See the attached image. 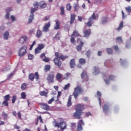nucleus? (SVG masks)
Segmentation results:
<instances>
[{"mask_svg": "<svg viewBox=\"0 0 131 131\" xmlns=\"http://www.w3.org/2000/svg\"><path fill=\"white\" fill-rule=\"evenodd\" d=\"M55 58H54L53 62L55 66H57L58 68H60L62 65L61 60L64 61V60H66V59H68L69 58L68 56H64L61 53H59V52H55Z\"/></svg>", "mask_w": 131, "mask_h": 131, "instance_id": "f257e3e1", "label": "nucleus"}, {"mask_svg": "<svg viewBox=\"0 0 131 131\" xmlns=\"http://www.w3.org/2000/svg\"><path fill=\"white\" fill-rule=\"evenodd\" d=\"M75 109L76 111L74 113V117H75L76 119H81L82 118V115H84V113L82 112L85 109L84 105L80 104H77Z\"/></svg>", "mask_w": 131, "mask_h": 131, "instance_id": "f03ea898", "label": "nucleus"}, {"mask_svg": "<svg viewBox=\"0 0 131 131\" xmlns=\"http://www.w3.org/2000/svg\"><path fill=\"white\" fill-rule=\"evenodd\" d=\"M116 76L113 75H110L107 77V75L104 74L103 75V78L104 81L105 82L106 84H110V81H113L115 79Z\"/></svg>", "mask_w": 131, "mask_h": 131, "instance_id": "7ed1b4c3", "label": "nucleus"}, {"mask_svg": "<svg viewBox=\"0 0 131 131\" xmlns=\"http://www.w3.org/2000/svg\"><path fill=\"white\" fill-rule=\"evenodd\" d=\"M82 93H83V90L81 89V87L80 86H77L74 89L73 96H74L75 99L76 100L79 94H82Z\"/></svg>", "mask_w": 131, "mask_h": 131, "instance_id": "20e7f679", "label": "nucleus"}, {"mask_svg": "<svg viewBox=\"0 0 131 131\" xmlns=\"http://www.w3.org/2000/svg\"><path fill=\"white\" fill-rule=\"evenodd\" d=\"M48 83H54L55 81V73L53 71L49 72L46 78Z\"/></svg>", "mask_w": 131, "mask_h": 131, "instance_id": "39448f33", "label": "nucleus"}, {"mask_svg": "<svg viewBox=\"0 0 131 131\" xmlns=\"http://www.w3.org/2000/svg\"><path fill=\"white\" fill-rule=\"evenodd\" d=\"M34 78H35L36 80H38L39 79V74H38L37 72H35L34 74L30 73L29 75V79H30L31 81H33V80H34Z\"/></svg>", "mask_w": 131, "mask_h": 131, "instance_id": "423d86ee", "label": "nucleus"}, {"mask_svg": "<svg viewBox=\"0 0 131 131\" xmlns=\"http://www.w3.org/2000/svg\"><path fill=\"white\" fill-rule=\"evenodd\" d=\"M27 47L25 46L21 47L18 51V56H19V57H23V56L27 53Z\"/></svg>", "mask_w": 131, "mask_h": 131, "instance_id": "0eeeda50", "label": "nucleus"}, {"mask_svg": "<svg viewBox=\"0 0 131 131\" xmlns=\"http://www.w3.org/2000/svg\"><path fill=\"white\" fill-rule=\"evenodd\" d=\"M45 48V44L41 43L38 45L37 48L35 49V53L36 54H39L41 52V50Z\"/></svg>", "mask_w": 131, "mask_h": 131, "instance_id": "6e6552de", "label": "nucleus"}, {"mask_svg": "<svg viewBox=\"0 0 131 131\" xmlns=\"http://www.w3.org/2000/svg\"><path fill=\"white\" fill-rule=\"evenodd\" d=\"M82 125H84V122H83V120H80L78 122L76 131H82Z\"/></svg>", "mask_w": 131, "mask_h": 131, "instance_id": "1a4fd4ad", "label": "nucleus"}, {"mask_svg": "<svg viewBox=\"0 0 131 131\" xmlns=\"http://www.w3.org/2000/svg\"><path fill=\"white\" fill-rule=\"evenodd\" d=\"M37 10L35 8H31V14L29 17V21L28 23L30 24L31 22H32V20L33 19V17H34V14L33 13L35 12V11H37Z\"/></svg>", "mask_w": 131, "mask_h": 131, "instance_id": "9d476101", "label": "nucleus"}, {"mask_svg": "<svg viewBox=\"0 0 131 131\" xmlns=\"http://www.w3.org/2000/svg\"><path fill=\"white\" fill-rule=\"evenodd\" d=\"M59 127L62 130L66 129L67 128L66 122L64 121L63 119H60Z\"/></svg>", "mask_w": 131, "mask_h": 131, "instance_id": "9b49d317", "label": "nucleus"}, {"mask_svg": "<svg viewBox=\"0 0 131 131\" xmlns=\"http://www.w3.org/2000/svg\"><path fill=\"white\" fill-rule=\"evenodd\" d=\"M77 42H80V45H78L76 47L77 49V51H81V49H82V46H83L84 43L82 42V41H81V40L80 39V38H78L77 40Z\"/></svg>", "mask_w": 131, "mask_h": 131, "instance_id": "f8f14e48", "label": "nucleus"}, {"mask_svg": "<svg viewBox=\"0 0 131 131\" xmlns=\"http://www.w3.org/2000/svg\"><path fill=\"white\" fill-rule=\"evenodd\" d=\"M102 110L103 113L104 114H107L109 111H110V108H109V105L107 104H104V105L102 107Z\"/></svg>", "mask_w": 131, "mask_h": 131, "instance_id": "ddd939ff", "label": "nucleus"}, {"mask_svg": "<svg viewBox=\"0 0 131 131\" xmlns=\"http://www.w3.org/2000/svg\"><path fill=\"white\" fill-rule=\"evenodd\" d=\"M51 27V23H48L45 24L42 29V31L43 32H48L49 31V28Z\"/></svg>", "mask_w": 131, "mask_h": 131, "instance_id": "4468645a", "label": "nucleus"}, {"mask_svg": "<svg viewBox=\"0 0 131 131\" xmlns=\"http://www.w3.org/2000/svg\"><path fill=\"white\" fill-rule=\"evenodd\" d=\"M28 39V37H27L26 35L22 36L19 39V43H24V42L26 41Z\"/></svg>", "mask_w": 131, "mask_h": 131, "instance_id": "2eb2a0df", "label": "nucleus"}, {"mask_svg": "<svg viewBox=\"0 0 131 131\" xmlns=\"http://www.w3.org/2000/svg\"><path fill=\"white\" fill-rule=\"evenodd\" d=\"M47 3L45 2V1H40L39 3V7L40 9H46L47 8Z\"/></svg>", "mask_w": 131, "mask_h": 131, "instance_id": "dca6fc26", "label": "nucleus"}, {"mask_svg": "<svg viewBox=\"0 0 131 131\" xmlns=\"http://www.w3.org/2000/svg\"><path fill=\"white\" fill-rule=\"evenodd\" d=\"M91 33H92L91 29H89L88 30H85L83 31L84 36V37H89L91 35Z\"/></svg>", "mask_w": 131, "mask_h": 131, "instance_id": "f3484780", "label": "nucleus"}, {"mask_svg": "<svg viewBox=\"0 0 131 131\" xmlns=\"http://www.w3.org/2000/svg\"><path fill=\"white\" fill-rule=\"evenodd\" d=\"M70 66L72 69L75 68L76 64L75 63V60L74 59H72L70 62Z\"/></svg>", "mask_w": 131, "mask_h": 131, "instance_id": "a211bd4d", "label": "nucleus"}, {"mask_svg": "<svg viewBox=\"0 0 131 131\" xmlns=\"http://www.w3.org/2000/svg\"><path fill=\"white\" fill-rule=\"evenodd\" d=\"M41 105L42 106V109L46 111H49L50 109V105L47 103H41Z\"/></svg>", "mask_w": 131, "mask_h": 131, "instance_id": "6ab92c4d", "label": "nucleus"}, {"mask_svg": "<svg viewBox=\"0 0 131 131\" xmlns=\"http://www.w3.org/2000/svg\"><path fill=\"white\" fill-rule=\"evenodd\" d=\"M55 26H54V30H58L60 29V21L59 20H56L55 21Z\"/></svg>", "mask_w": 131, "mask_h": 131, "instance_id": "aec40b11", "label": "nucleus"}, {"mask_svg": "<svg viewBox=\"0 0 131 131\" xmlns=\"http://www.w3.org/2000/svg\"><path fill=\"white\" fill-rule=\"evenodd\" d=\"M74 36H76L77 37H78V36H81L80 34H79V33L77 32V31H74L73 33L71 35L70 37H73Z\"/></svg>", "mask_w": 131, "mask_h": 131, "instance_id": "412c9836", "label": "nucleus"}, {"mask_svg": "<svg viewBox=\"0 0 131 131\" xmlns=\"http://www.w3.org/2000/svg\"><path fill=\"white\" fill-rule=\"evenodd\" d=\"M76 15L75 14H71V19L70 21V24L72 25L74 23V21L75 20V17Z\"/></svg>", "mask_w": 131, "mask_h": 131, "instance_id": "4be33fe9", "label": "nucleus"}, {"mask_svg": "<svg viewBox=\"0 0 131 131\" xmlns=\"http://www.w3.org/2000/svg\"><path fill=\"white\" fill-rule=\"evenodd\" d=\"M36 36L37 38H40L42 36V31H40V30H37Z\"/></svg>", "mask_w": 131, "mask_h": 131, "instance_id": "5701e85b", "label": "nucleus"}, {"mask_svg": "<svg viewBox=\"0 0 131 131\" xmlns=\"http://www.w3.org/2000/svg\"><path fill=\"white\" fill-rule=\"evenodd\" d=\"M72 99V96L70 95L68 98V101L67 102V106L68 107H70L71 105H72V102L71 101V100Z\"/></svg>", "mask_w": 131, "mask_h": 131, "instance_id": "b1692460", "label": "nucleus"}, {"mask_svg": "<svg viewBox=\"0 0 131 131\" xmlns=\"http://www.w3.org/2000/svg\"><path fill=\"white\" fill-rule=\"evenodd\" d=\"M79 63L81 65H84L86 63V60L84 58H81L79 59Z\"/></svg>", "mask_w": 131, "mask_h": 131, "instance_id": "393cba45", "label": "nucleus"}, {"mask_svg": "<svg viewBox=\"0 0 131 131\" xmlns=\"http://www.w3.org/2000/svg\"><path fill=\"white\" fill-rule=\"evenodd\" d=\"M9 35H10V33H9V32L6 31L4 33V35H3L4 39H5L6 40H8V39L9 38Z\"/></svg>", "mask_w": 131, "mask_h": 131, "instance_id": "a878e982", "label": "nucleus"}, {"mask_svg": "<svg viewBox=\"0 0 131 131\" xmlns=\"http://www.w3.org/2000/svg\"><path fill=\"white\" fill-rule=\"evenodd\" d=\"M2 107H9V101L4 100L2 103Z\"/></svg>", "mask_w": 131, "mask_h": 131, "instance_id": "bb28decb", "label": "nucleus"}, {"mask_svg": "<svg viewBox=\"0 0 131 131\" xmlns=\"http://www.w3.org/2000/svg\"><path fill=\"white\" fill-rule=\"evenodd\" d=\"M80 8V7L79 5L78 4V3H76L74 5V9L75 12H77V11H78V10H79Z\"/></svg>", "mask_w": 131, "mask_h": 131, "instance_id": "cd10ccee", "label": "nucleus"}, {"mask_svg": "<svg viewBox=\"0 0 131 131\" xmlns=\"http://www.w3.org/2000/svg\"><path fill=\"white\" fill-rule=\"evenodd\" d=\"M51 70V66L50 65H46L44 68L45 72H48V71H50Z\"/></svg>", "mask_w": 131, "mask_h": 131, "instance_id": "c85d7f7f", "label": "nucleus"}, {"mask_svg": "<svg viewBox=\"0 0 131 131\" xmlns=\"http://www.w3.org/2000/svg\"><path fill=\"white\" fill-rule=\"evenodd\" d=\"M123 27V21H121L119 26L116 29V30H117L118 31H120L121 30V28Z\"/></svg>", "mask_w": 131, "mask_h": 131, "instance_id": "c756f323", "label": "nucleus"}, {"mask_svg": "<svg viewBox=\"0 0 131 131\" xmlns=\"http://www.w3.org/2000/svg\"><path fill=\"white\" fill-rule=\"evenodd\" d=\"M106 53L108 55H112V54H113V50H112V49H111V48H107L106 49Z\"/></svg>", "mask_w": 131, "mask_h": 131, "instance_id": "7c9ffc66", "label": "nucleus"}, {"mask_svg": "<svg viewBox=\"0 0 131 131\" xmlns=\"http://www.w3.org/2000/svg\"><path fill=\"white\" fill-rule=\"evenodd\" d=\"M11 98V96H10L9 94H8L7 95H5L4 97V99L5 100V101H7V102H9V101H10V99Z\"/></svg>", "mask_w": 131, "mask_h": 131, "instance_id": "2f4dec72", "label": "nucleus"}, {"mask_svg": "<svg viewBox=\"0 0 131 131\" xmlns=\"http://www.w3.org/2000/svg\"><path fill=\"white\" fill-rule=\"evenodd\" d=\"M90 21H93V20H96V14L93 13L92 16L89 18Z\"/></svg>", "mask_w": 131, "mask_h": 131, "instance_id": "473e14b6", "label": "nucleus"}, {"mask_svg": "<svg viewBox=\"0 0 131 131\" xmlns=\"http://www.w3.org/2000/svg\"><path fill=\"white\" fill-rule=\"evenodd\" d=\"M70 41L71 43H73V45H74L75 46L76 45V41L75 40V38L73 37H71Z\"/></svg>", "mask_w": 131, "mask_h": 131, "instance_id": "72a5a7b5", "label": "nucleus"}, {"mask_svg": "<svg viewBox=\"0 0 131 131\" xmlns=\"http://www.w3.org/2000/svg\"><path fill=\"white\" fill-rule=\"evenodd\" d=\"M39 95L41 96L47 97V96H48V93H47L46 91H41Z\"/></svg>", "mask_w": 131, "mask_h": 131, "instance_id": "f704fd0d", "label": "nucleus"}, {"mask_svg": "<svg viewBox=\"0 0 131 131\" xmlns=\"http://www.w3.org/2000/svg\"><path fill=\"white\" fill-rule=\"evenodd\" d=\"M66 8L67 11H71V9H72V6H71V5H70V3H68L67 5Z\"/></svg>", "mask_w": 131, "mask_h": 131, "instance_id": "c9c22d12", "label": "nucleus"}, {"mask_svg": "<svg viewBox=\"0 0 131 131\" xmlns=\"http://www.w3.org/2000/svg\"><path fill=\"white\" fill-rule=\"evenodd\" d=\"M33 6L34 7V8L38 10V7H39V3H38L37 2H36L34 3Z\"/></svg>", "mask_w": 131, "mask_h": 131, "instance_id": "e433bc0d", "label": "nucleus"}, {"mask_svg": "<svg viewBox=\"0 0 131 131\" xmlns=\"http://www.w3.org/2000/svg\"><path fill=\"white\" fill-rule=\"evenodd\" d=\"M81 77L83 79H84V77H88V75H86V72L83 71L81 74Z\"/></svg>", "mask_w": 131, "mask_h": 131, "instance_id": "4c0bfd02", "label": "nucleus"}, {"mask_svg": "<svg viewBox=\"0 0 131 131\" xmlns=\"http://www.w3.org/2000/svg\"><path fill=\"white\" fill-rule=\"evenodd\" d=\"M108 22V18L107 17H103V19H102L101 24H106Z\"/></svg>", "mask_w": 131, "mask_h": 131, "instance_id": "58836bf2", "label": "nucleus"}, {"mask_svg": "<svg viewBox=\"0 0 131 131\" xmlns=\"http://www.w3.org/2000/svg\"><path fill=\"white\" fill-rule=\"evenodd\" d=\"M70 76H71V74L70 73H66L64 74V79H68Z\"/></svg>", "mask_w": 131, "mask_h": 131, "instance_id": "ea45409f", "label": "nucleus"}, {"mask_svg": "<svg viewBox=\"0 0 131 131\" xmlns=\"http://www.w3.org/2000/svg\"><path fill=\"white\" fill-rule=\"evenodd\" d=\"M64 7L63 6H61L60 7V15H61L62 16H63V15H64L65 14V10L64 9Z\"/></svg>", "mask_w": 131, "mask_h": 131, "instance_id": "a19ab883", "label": "nucleus"}, {"mask_svg": "<svg viewBox=\"0 0 131 131\" xmlns=\"http://www.w3.org/2000/svg\"><path fill=\"white\" fill-rule=\"evenodd\" d=\"M2 116L4 120L8 119V114L6 113L5 112L2 113Z\"/></svg>", "mask_w": 131, "mask_h": 131, "instance_id": "79ce46f5", "label": "nucleus"}, {"mask_svg": "<svg viewBox=\"0 0 131 131\" xmlns=\"http://www.w3.org/2000/svg\"><path fill=\"white\" fill-rule=\"evenodd\" d=\"M56 78L57 79V80H60V79L62 78V74L60 73H57L56 74Z\"/></svg>", "mask_w": 131, "mask_h": 131, "instance_id": "37998d69", "label": "nucleus"}, {"mask_svg": "<svg viewBox=\"0 0 131 131\" xmlns=\"http://www.w3.org/2000/svg\"><path fill=\"white\" fill-rule=\"evenodd\" d=\"M26 88H27V84L26 83H24L21 84V89L22 90V91H24V90H25Z\"/></svg>", "mask_w": 131, "mask_h": 131, "instance_id": "c03bdc74", "label": "nucleus"}, {"mask_svg": "<svg viewBox=\"0 0 131 131\" xmlns=\"http://www.w3.org/2000/svg\"><path fill=\"white\" fill-rule=\"evenodd\" d=\"M16 100H17V96L16 95H13L12 96V104H15L16 102Z\"/></svg>", "mask_w": 131, "mask_h": 131, "instance_id": "a18cd8bd", "label": "nucleus"}, {"mask_svg": "<svg viewBox=\"0 0 131 131\" xmlns=\"http://www.w3.org/2000/svg\"><path fill=\"white\" fill-rule=\"evenodd\" d=\"M60 35H61V34H60V33H57L55 36V38L59 40L61 37Z\"/></svg>", "mask_w": 131, "mask_h": 131, "instance_id": "49530a36", "label": "nucleus"}, {"mask_svg": "<svg viewBox=\"0 0 131 131\" xmlns=\"http://www.w3.org/2000/svg\"><path fill=\"white\" fill-rule=\"evenodd\" d=\"M42 61L46 63H48V62H50V58H49V57H45L42 59Z\"/></svg>", "mask_w": 131, "mask_h": 131, "instance_id": "de8ad7c7", "label": "nucleus"}, {"mask_svg": "<svg viewBox=\"0 0 131 131\" xmlns=\"http://www.w3.org/2000/svg\"><path fill=\"white\" fill-rule=\"evenodd\" d=\"M21 99H26V94L25 92H22L20 94Z\"/></svg>", "mask_w": 131, "mask_h": 131, "instance_id": "09e8293b", "label": "nucleus"}, {"mask_svg": "<svg viewBox=\"0 0 131 131\" xmlns=\"http://www.w3.org/2000/svg\"><path fill=\"white\" fill-rule=\"evenodd\" d=\"M69 88H70V83H68L67 84L65 85L63 90L66 91L67 90H68Z\"/></svg>", "mask_w": 131, "mask_h": 131, "instance_id": "8fccbe9b", "label": "nucleus"}, {"mask_svg": "<svg viewBox=\"0 0 131 131\" xmlns=\"http://www.w3.org/2000/svg\"><path fill=\"white\" fill-rule=\"evenodd\" d=\"M125 9L128 13H131V7L130 6H128L127 7H125Z\"/></svg>", "mask_w": 131, "mask_h": 131, "instance_id": "3c124183", "label": "nucleus"}, {"mask_svg": "<svg viewBox=\"0 0 131 131\" xmlns=\"http://www.w3.org/2000/svg\"><path fill=\"white\" fill-rule=\"evenodd\" d=\"M92 22L93 20H89L88 22L86 23L88 27H91Z\"/></svg>", "mask_w": 131, "mask_h": 131, "instance_id": "603ef678", "label": "nucleus"}, {"mask_svg": "<svg viewBox=\"0 0 131 131\" xmlns=\"http://www.w3.org/2000/svg\"><path fill=\"white\" fill-rule=\"evenodd\" d=\"M37 120H39L41 123H43V121H42V118H41V116H39L37 118Z\"/></svg>", "mask_w": 131, "mask_h": 131, "instance_id": "864d4df0", "label": "nucleus"}, {"mask_svg": "<svg viewBox=\"0 0 131 131\" xmlns=\"http://www.w3.org/2000/svg\"><path fill=\"white\" fill-rule=\"evenodd\" d=\"M91 54H92V52L89 50L86 52V56H87L88 58H90L91 57Z\"/></svg>", "mask_w": 131, "mask_h": 131, "instance_id": "5fc2aeb1", "label": "nucleus"}, {"mask_svg": "<svg viewBox=\"0 0 131 131\" xmlns=\"http://www.w3.org/2000/svg\"><path fill=\"white\" fill-rule=\"evenodd\" d=\"M36 42L35 41H34L32 43V44L30 46V47L29 48L30 51H31V50H32L33 47L34 46V45H35Z\"/></svg>", "mask_w": 131, "mask_h": 131, "instance_id": "6e6d98bb", "label": "nucleus"}, {"mask_svg": "<svg viewBox=\"0 0 131 131\" xmlns=\"http://www.w3.org/2000/svg\"><path fill=\"white\" fill-rule=\"evenodd\" d=\"M116 40L118 42H121L122 41V39L121 38V37H118L116 38Z\"/></svg>", "mask_w": 131, "mask_h": 131, "instance_id": "4d7b16f0", "label": "nucleus"}, {"mask_svg": "<svg viewBox=\"0 0 131 131\" xmlns=\"http://www.w3.org/2000/svg\"><path fill=\"white\" fill-rule=\"evenodd\" d=\"M85 116H86V117H89V116H92V113L91 112H86Z\"/></svg>", "mask_w": 131, "mask_h": 131, "instance_id": "13d9d810", "label": "nucleus"}, {"mask_svg": "<svg viewBox=\"0 0 131 131\" xmlns=\"http://www.w3.org/2000/svg\"><path fill=\"white\" fill-rule=\"evenodd\" d=\"M46 57V53H42L40 55V58H41V59H43V58Z\"/></svg>", "mask_w": 131, "mask_h": 131, "instance_id": "bf43d9fd", "label": "nucleus"}, {"mask_svg": "<svg viewBox=\"0 0 131 131\" xmlns=\"http://www.w3.org/2000/svg\"><path fill=\"white\" fill-rule=\"evenodd\" d=\"M54 102V98H51L50 100H49L48 102V104H52Z\"/></svg>", "mask_w": 131, "mask_h": 131, "instance_id": "052dcab7", "label": "nucleus"}, {"mask_svg": "<svg viewBox=\"0 0 131 131\" xmlns=\"http://www.w3.org/2000/svg\"><path fill=\"white\" fill-rule=\"evenodd\" d=\"M33 57H34V56L32 55V54H29L28 55V59H29V60H32Z\"/></svg>", "mask_w": 131, "mask_h": 131, "instance_id": "680f3d73", "label": "nucleus"}, {"mask_svg": "<svg viewBox=\"0 0 131 131\" xmlns=\"http://www.w3.org/2000/svg\"><path fill=\"white\" fill-rule=\"evenodd\" d=\"M14 128H15V129H19L20 128V126L17 125V124H15L14 125Z\"/></svg>", "mask_w": 131, "mask_h": 131, "instance_id": "e2e57ef3", "label": "nucleus"}, {"mask_svg": "<svg viewBox=\"0 0 131 131\" xmlns=\"http://www.w3.org/2000/svg\"><path fill=\"white\" fill-rule=\"evenodd\" d=\"M34 31V29H32L29 31V34H32Z\"/></svg>", "mask_w": 131, "mask_h": 131, "instance_id": "0e129e2a", "label": "nucleus"}, {"mask_svg": "<svg viewBox=\"0 0 131 131\" xmlns=\"http://www.w3.org/2000/svg\"><path fill=\"white\" fill-rule=\"evenodd\" d=\"M17 116H18V117L19 119H21V113L20 112H18Z\"/></svg>", "mask_w": 131, "mask_h": 131, "instance_id": "69168bd1", "label": "nucleus"}, {"mask_svg": "<svg viewBox=\"0 0 131 131\" xmlns=\"http://www.w3.org/2000/svg\"><path fill=\"white\" fill-rule=\"evenodd\" d=\"M50 19V16H47L44 18V21H48Z\"/></svg>", "mask_w": 131, "mask_h": 131, "instance_id": "338daca9", "label": "nucleus"}, {"mask_svg": "<svg viewBox=\"0 0 131 131\" xmlns=\"http://www.w3.org/2000/svg\"><path fill=\"white\" fill-rule=\"evenodd\" d=\"M11 18L12 21H16V18L15 17V16H14V15H11Z\"/></svg>", "mask_w": 131, "mask_h": 131, "instance_id": "774afa93", "label": "nucleus"}]
</instances>
